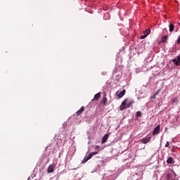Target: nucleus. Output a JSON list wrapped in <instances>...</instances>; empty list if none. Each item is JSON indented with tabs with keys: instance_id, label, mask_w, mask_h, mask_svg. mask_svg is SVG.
Wrapping results in <instances>:
<instances>
[{
	"instance_id": "nucleus-20",
	"label": "nucleus",
	"mask_w": 180,
	"mask_h": 180,
	"mask_svg": "<svg viewBox=\"0 0 180 180\" xmlns=\"http://www.w3.org/2000/svg\"><path fill=\"white\" fill-rule=\"evenodd\" d=\"M170 179H171V174H167V180H169Z\"/></svg>"
},
{
	"instance_id": "nucleus-15",
	"label": "nucleus",
	"mask_w": 180,
	"mask_h": 180,
	"mask_svg": "<svg viewBox=\"0 0 180 180\" xmlns=\"http://www.w3.org/2000/svg\"><path fill=\"white\" fill-rule=\"evenodd\" d=\"M98 151H96V152H91L89 155V158L91 159V158H92V157H94V155H96V154H98Z\"/></svg>"
},
{
	"instance_id": "nucleus-19",
	"label": "nucleus",
	"mask_w": 180,
	"mask_h": 180,
	"mask_svg": "<svg viewBox=\"0 0 180 180\" xmlns=\"http://www.w3.org/2000/svg\"><path fill=\"white\" fill-rule=\"evenodd\" d=\"M156 96H157L155 94H154V95L150 96V99H156Z\"/></svg>"
},
{
	"instance_id": "nucleus-3",
	"label": "nucleus",
	"mask_w": 180,
	"mask_h": 180,
	"mask_svg": "<svg viewBox=\"0 0 180 180\" xmlns=\"http://www.w3.org/2000/svg\"><path fill=\"white\" fill-rule=\"evenodd\" d=\"M55 168H56V165H54V164L50 165L49 166V167L47 168L48 174H51V173L54 172Z\"/></svg>"
},
{
	"instance_id": "nucleus-10",
	"label": "nucleus",
	"mask_w": 180,
	"mask_h": 180,
	"mask_svg": "<svg viewBox=\"0 0 180 180\" xmlns=\"http://www.w3.org/2000/svg\"><path fill=\"white\" fill-rule=\"evenodd\" d=\"M101 98V92L97 93L94 95V98L92 101H98Z\"/></svg>"
},
{
	"instance_id": "nucleus-5",
	"label": "nucleus",
	"mask_w": 180,
	"mask_h": 180,
	"mask_svg": "<svg viewBox=\"0 0 180 180\" xmlns=\"http://www.w3.org/2000/svg\"><path fill=\"white\" fill-rule=\"evenodd\" d=\"M172 61L176 66L180 65V56H178L177 58L172 59Z\"/></svg>"
},
{
	"instance_id": "nucleus-13",
	"label": "nucleus",
	"mask_w": 180,
	"mask_h": 180,
	"mask_svg": "<svg viewBox=\"0 0 180 180\" xmlns=\"http://www.w3.org/2000/svg\"><path fill=\"white\" fill-rule=\"evenodd\" d=\"M91 160V158H89V156H86L83 160H82V164H85V162H86L88 160Z\"/></svg>"
},
{
	"instance_id": "nucleus-6",
	"label": "nucleus",
	"mask_w": 180,
	"mask_h": 180,
	"mask_svg": "<svg viewBox=\"0 0 180 180\" xmlns=\"http://www.w3.org/2000/svg\"><path fill=\"white\" fill-rule=\"evenodd\" d=\"M141 141L143 143V144H147L148 143H150V141H151V136H149L148 138H143Z\"/></svg>"
},
{
	"instance_id": "nucleus-12",
	"label": "nucleus",
	"mask_w": 180,
	"mask_h": 180,
	"mask_svg": "<svg viewBox=\"0 0 180 180\" xmlns=\"http://www.w3.org/2000/svg\"><path fill=\"white\" fill-rule=\"evenodd\" d=\"M174 162V159L172 157H169L168 159L167 160V164H172Z\"/></svg>"
},
{
	"instance_id": "nucleus-11",
	"label": "nucleus",
	"mask_w": 180,
	"mask_h": 180,
	"mask_svg": "<svg viewBox=\"0 0 180 180\" xmlns=\"http://www.w3.org/2000/svg\"><path fill=\"white\" fill-rule=\"evenodd\" d=\"M169 32H174V30L175 29V25H174V24L170 23L169 25Z\"/></svg>"
},
{
	"instance_id": "nucleus-14",
	"label": "nucleus",
	"mask_w": 180,
	"mask_h": 180,
	"mask_svg": "<svg viewBox=\"0 0 180 180\" xmlns=\"http://www.w3.org/2000/svg\"><path fill=\"white\" fill-rule=\"evenodd\" d=\"M143 33L147 37L148 34H150V33H151V30L150 29H147L143 32Z\"/></svg>"
},
{
	"instance_id": "nucleus-2",
	"label": "nucleus",
	"mask_w": 180,
	"mask_h": 180,
	"mask_svg": "<svg viewBox=\"0 0 180 180\" xmlns=\"http://www.w3.org/2000/svg\"><path fill=\"white\" fill-rule=\"evenodd\" d=\"M106 96V94H104L101 99V105H103V106H106V105H108V98Z\"/></svg>"
},
{
	"instance_id": "nucleus-7",
	"label": "nucleus",
	"mask_w": 180,
	"mask_h": 180,
	"mask_svg": "<svg viewBox=\"0 0 180 180\" xmlns=\"http://www.w3.org/2000/svg\"><path fill=\"white\" fill-rule=\"evenodd\" d=\"M160 125H158L153 131V135L155 136V134H160Z\"/></svg>"
},
{
	"instance_id": "nucleus-17",
	"label": "nucleus",
	"mask_w": 180,
	"mask_h": 180,
	"mask_svg": "<svg viewBox=\"0 0 180 180\" xmlns=\"http://www.w3.org/2000/svg\"><path fill=\"white\" fill-rule=\"evenodd\" d=\"M176 102H178V97H174L172 99V103H176Z\"/></svg>"
},
{
	"instance_id": "nucleus-8",
	"label": "nucleus",
	"mask_w": 180,
	"mask_h": 180,
	"mask_svg": "<svg viewBox=\"0 0 180 180\" xmlns=\"http://www.w3.org/2000/svg\"><path fill=\"white\" fill-rule=\"evenodd\" d=\"M108 139H109V134H105L102 138L101 143L102 144H105L108 141Z\"/></svg>"
},
{
	"instance_id": "nucleus-24",
	"label": "nucleus",
	"mask_w": 180,
	"mask_h": 180,
	"mask_svg": "<svg viewBox=\"0 0 180 180\" xmlns=\"http://www.w3.org/2000/svg\"><path fill=\"white\" fill-rule=\"evenodd\" d=\"M96 148H99V146H96Z\"/></svg>"
},
{
	"instance_id": "nucleus-22",
	"label": "nucleus",
	"mask_w": 180,
	"mask_h": 180,
	"mask_svg": "<svg viewBox=\"0 0 180 180\" xmlns=\"http://www.w3.org/2000/svg\"><path fill=\"white\" fill-rule=\"evenodd\" d=\"M146 37H147L146 34L141 36V39H146Z\"/></svg>"
},
{
	"instance_id": "nucleus-4",
	"label": "nucleus",
	"mask_w": 180,
	"mask_h": 180,
	"mask_svg": "<svg viewBox=\"0 0 180 180\" xmlns=\"http://www.w3.org/2000/svg\"><path fill=\"white\" fill-rule=\"evenodd\" d=\"M125 94H126V91L124 89L120 93L119 91H117L115 94V95L118 97L119 99H120V98H123V96H124Z\"/></svg>"
},
{
	"instance_id": "nucleus-23",
	"label": "nucleus",
	"mask_w": 180,
	"mask_h": 180,
	"mask_svg": "<svg viewBox=\"0 0 180 180\" xmlns=\"http://www.w3.org/2000/svg\"><path fill=\"white\" fill-rule=\"evenodd\" d=\"M160 94V91H157L155 95L157 96V95H158Z\"/></svg>"
},
{
	"instance_id": "nucleus-18",
	"label": "nucleus",
	"mask_w": 180,
	"mask_h": 180,
	"mask_svg": "<svg viewBox=\"0 0 180 180\" xmlns=\"http://www.w3.org/2000/svg\"><path fill=\"white\" fill-rule=\"evenodd\" d=\"M136 116L137 117H141V112L140 111L136 112Z\"/></svg>"
},
{
	"instance_id": "nucleus-16",
	"label": "nucleus",
	"mask_w": 180,
	"mask_h": 180,
	"mask_svg": "<svg viewBox=\"0 0 180 180\" xmlns=\"http://www.w3.org/2000/svg\"><path fill=\"white\" fill-rule=\"evenodd\" d=\"M167 39H168V36L167 35L163 36L162 38V43H165V41H167Z\"/></svg>"
},
{
	"instance_id": "nucleus-9",
	"label": "nucleus",
	"mask_w": 180,
	"mask_h": 180,
	"mask_svg": "<svg viewBox=\"0 0 180 180\" xmlns=\"http://www.w3.org/2000/svg\"><path fill=\"white\" fill-rule=\"evenodd\" d=\"M84 110H85V108H84V106H82L79 110H77L76 112L77 116H79V115H82V112H84Z\"/></svg>"
},
{
	"instance_id": "nucleus-21",
	"label": "nucleus",
	"mask_w": 180,
	"mask_h": 180,
	"mask_svg": "<svg viewBox=\"0 0 180 180\" xmlns=\"http://www.w3.org/2000/svg\"><path fill=\"white\" fill-rule=\"evenodd\" d=\"M165 147H169V141H167L165 145Z\"/></svg>"
},
{
	"instance_id": "nucleus-1",
	"label": "nucleus",
	"mask_w": 180,
	"mask_h": 180,
	"mask_svg": "<svg viewBox=\"0 0 180 180\" xmlns=\"http://www.w3.org/2000/svg\"><path fill=\"white\" fill-rule=\"evenodd\" d=\"M129 101V99L125 98L121 105H120V110H124V109H127L129 108H131V106H133V103H134V101H130L129 102L127 103V101Z\"/></svg>"
}]
</instances>
